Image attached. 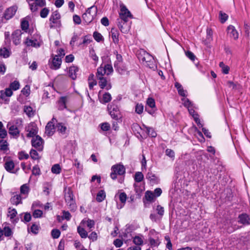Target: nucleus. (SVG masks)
I'll return each instance as SVG.
<instances>
[{
  "instance_id": "1",
  "label": "nucleus",
  "mask_w": 250,
  "mask_h": 250,
  "mask_svg": "<svg viewBox=\"0 0 250 250\" xmlns=\"http://www.w3.org/2000/svg\"><path fill=\"white\" fill-rule=\"evenodd\" d=\"M120 7L121 12L119 13L120 19H118V26L122 33H126L130 29V25L127 23L128 18H131L132 15L124 4H121Z\"/></svg>"
},
{
  "instance_id": "2",
  "label": "nucleus",
  "mask_w": 250,
  "mask_h": 250,
  "mask_svg": "<svg viewBox=\"0 0 250 250\" xmlns=\"http://www.w3.org/2000/svg\"><path fill=\"white\" fill-rule=\"evenodd\" d=\"M110 177L113 180L117 178V175H123L125 173V167L121 164H116L112 166Z\"/></svg>"
},
{
  "instance_id": "3",
  "label": "nucleus",
  "mask_w": 250,
  "mask_h": 250,
  "mask_svg": "<svg viewBox=\"0 0 250 250\" xmlns=\"http://www.w3.org/2000/svg\"><path fill=\"white\" fill-rule=\"evenodd\" d=\"M97 12V6L93 5L88 8L87 9L86 13L83 15V19L86 22L90 23L93 20L94 17L96 15Z\"/></svg>"
},
{
  "instance_id": "4",
  "label": "nucleus",
  "mask_w": 250,
  "mask_h": 250,
  "mask_svg": "<svg viewBox=\"0 0 250 250\" xmlns=\"http://www.w3.org/2000/svg\"><path fill=\"white\" fill-rule=\"evenodd\" d=\"M60 18L61 15L57 11L53 12L49 18V21L51 22L50 28H54L61 27Z\"/></svg>"
},
{
  "instance_id": "5",
  "label": "nucleus",
  "mask_w": 250,
  "mask_h": 250,
  "mask_svg": "<svg viewBox=\"0 0 250 250\" xmlns=\"http://www.w3.org/2000/svg\"><path fill=\"white\" fill-rule=\"evenodd\" d=\"M32 12H36L39 7H43L46 5L45 0H26Z\"/></svg>"
},
{
  "instance_id": "6",
  "label": "nucleus",
  "mask_w": 250,
  "mask_h": 250,
  "mask_svg": "<svg viewBox=\"0 0 250 250\" xmlns=\"http://www.w3.org/2000/svg\"><path fill=\"white\" fill-rule=\"evenodd\" d=\"M107 109L111 117L115 120H118L120 115L118 107L112 103V104L108 105Z\"/></svg>"
},
{
  "instance_id": "7",
  "label": "nucleus",
  "mask_w": 250,
  "mask_h": 250,
  "mask_svg": "<svg viewBox=\"0 0 250 250\" xmlns=\"http://www.w3.org/2000/svg\"><path fill=\"white\" fill-rule=\"evenodd\" d=\"M43 139L39 135H36L35 138H33L31 140L32 146L39 151H41L43 149Z\"/></svg>"
},
{
  "instance_id": "8",
  "label": "nucleus",
  "mask_w": 250,
  "mask_h": 250,
  "mask_svg": "<svg viewBox=\"0 0 250 250\" xmlns=\"http://www.w3.org/2000/svg\"><path fill=\"white\" fill-rule=\"evenodd\" d=\"M55 122H57V119L53 117L45 126V133L48 136H52L55 132Z\"/></svg>"
},
{
  "instance_id": "9",
  "label": "nucleus",
  "mask_w": 250,
  "mask_h": 250,
  "mask_svg": "<svg viewBox=\"0 0 250 250\" xmlns=\"http://www.w3.org/2000/svg\"><path fill=\"white\" fill-rule=\"evenodd\" d=\"M38 128L37 125L34 123H30L27 127L26 128V130L28 132L27 134V137H33L34 136L37 135Z\"/></svg>"
},
{
  "instance_id": "10",
  "label": "nucleus",
  "mask_w": 250,
  "mask_h": 250,
  "mask_svg": "<svg viewBox=\"0 0 250 250\" xmlns=\"http://www.w3.org/2000/svg\"><path fill=\"white\" fill-rule=\"evenodd\" d=\"M62 63V59L58 57V55H55L52 59V62L49 61V67L52 69L56 70L59 69Z\"/></svg>"
},
{
  "instance_id": "11",
  "label": "nucleus",
  "mask_w": 250,
  "mask_h": 250,
  "mask_svg": "<svg viewBox=\"0 0 250 250\" xmlns=\"http://www.w3.org/2000/svg\"><path fill=\"white\" fill-rule=\"evenodd\" d=\"M99 85L102 89L105 88L107 90L111 89L112 86L110 83H108L106 79L104 77L98 76Z\"/></svg>"
},
{
  "instance_id": "12",
  "label": "nucleus",
  "mask_w": 250,
  "mask_h": 250,
  "mask_svg": "<svg viewBox=\"0 0 250 250\" xmlns=\"http://www.w3.org/2000/svg\"><path fill=\"white\" fill-rule=\"evenodd\" d=\"M17 11V7L16 6H12L6 9L5 11L3 17L6 20H9L12 18L15 14Z\"/></svg>"
},
{
  "instance_id": "13",
  "label": "nucleus",
  "mask_w": 250,
  "mask_h": 250,
  "mask_svg": "<svg viewBox=\"0 0 250 250\" xmlns=\"http://www.w3.org/2000/svg\"><path fill=\"white\" fill-rule=\"evenodd\" d=\"M22 33L20 30H16L12 34V39L15 45H18L21 42V36Z\"/></svg>"
},
{
  "instance_id": "14",
  "label": "nucleus",
  "mask_w": 250,
  "mask_h": 250,
  "mask_svg": "<svg viewBox=\"0 0 250 250\" xmlns=\"http://www.w3.org/2000/svg\"><path fill=\"white\" fill-rule=\"evenodd\" d=\"M4 167L6 170L10 173H16L19 170V168H18L15 171H13V169L15 167V164L12 160L6 161L4 164Z\"/></svg>"
},
{
  "instance_id": "15",
  "label": "nucleus",
  "mask_w": 250,
  "mask_h": 250,
  "mask_svg": "<svg viewBox=\"0 0 250 250\" xmlns=\"http://www.w3.org/2000/svg\"><path fill=\"white\" fill-rule=\"evenodd\" d=\"M238 222L244 225L250 224V217L246 213H242L238 216Z\"/></svg>"
},
{
  "instance_id": "16",
  "label": "nucleus",
  "mask_w": 250,
  "mask_h": 250,
  "mask_svg": "<svg viewBox=\"0 0 250 250\" xmlns=\"http://www.w3.org/2000/svg\"><path fill=\"white\" fill-rule=\"evenodd\" d=\"M227 30L228 33L230 38H233L235 40L238 38V33L235 29L234 26L230 25L228 27Z\"/></svg>"
},
{
  "instance_id": "17",
  "label": "nucleus",
  "mask_w": 250,
  "mask_h": 250,
  "mask_svg": "<svg viewBox=\"0 0 250 250\" xmlns=\"http://www.w3.org/2000/svg\"><path fill=\"white\" fill-rule=\"evenodd\" d=\"M146 178L148 179L152 184H156L159 182V179L158 177L151 172L147 173L146 175Z\"/></svg>"
},
{
  "instance_id": "18",
  "label": "nucleus",
  "mask_w": 250,
  "mask_h": 250,
  "mask_svg": "<svg viewBox=\"0 0 250 250\" xmlns=\"http://www.w3.org/2000/svg\"><path fill=\"white\" fill-rule=\"evenodd\" d=\"M79 68L77 66H72L69 67L68 75L73 80L77 78V73L78 72Z\"/></svg>"
},
{
  "instance_id": "19",
  "label": "nucleus",
  "mask_w": 250,
  "mask_h": 250,
  "mask_svg": "<svg viewBox=\"0 0 250 250\" xmlns=\"http://www.w3.org/2000/svg\"><path fill=\"white\" fill-rule=\"evenodd\" d=\"M65 200L67 205L70 204V203H73L75 202V200L74 198V195L72 192L71 190L68 191L65 194Z\"/></svg>"
},
{
  "instance_id": "20",
  "label": "nucleus",
  "mask_w": 250,
  "mask_h": 250,
  "mask_svg": "<svg viewBox=\"0 0 250 250\" xmlns=\"http://www.w3.org/2000/svg\"><path fill=\"white\" fill-rule=\"evenodd\" d=\"M66 97H61L59 100L58 101V109L60 110H62L66 108Z\"/></svg>"
},
{
  "instance_id": "21",
  "label": "nucleus",
  "mask_w": 250,
  "mask_h": 250,
  "mask_svg": "<svg viewBox=\"0 0 250 250\" xmlns=\"http://www.w3.org/2000/svg\"><path fill=\"white\" fill-rule=\"evenodd\" d=\"M9 133L13 136H18L20 131L18 126L16 125H11L9 127Z\"/></svg>"
},
{
  "instance_id": "22",
  "label": "nucleus",
  "mask_w": 250,
  "mask_h": 250,
  "mask_svg": "<svg viewBox=\"0 0 250 250\" xmlns=\"http://www.w3.org/2000/svg\"><path fill=\"white\" fill-rule=\"evenodd\" d=\"M25 43L27 46H32L36 48L39 47L40 46V44L37 40H32L27 39Z\"/></svg>"
},
{
  "instance_id": "23",
  "label": "nucleus",
  "mask_w": 250,
  "mask_h": 250,
  "mask_svg": "<svg viewBox=\"0 0 250 250\" xmlns=\"http://www.w3.org/2000/svg\"><path fill=\"white\" fill-rule=\"evenodd\" d=\"M114 66L116 71L120 74H123L126 71L125 66H123L121 63L118 64L117 62H114Z\"/></svg>"
},
{
  "instance_id": "24",
  "label": "nucleus",
  "mask_w": 250,
  "mask_h": 250,
  "mask_svg": "<svg viewBox=\"0 0 250 250\" xmlns=\"http://www.w3.org/2000/svg\"><path fill=\"white\" fill-rule=\"evenodd\" d=\"M111 37L113 42L115 43H118L119 42V32L116 29L112 28L111 30Z\"/></svg>"
},
{
  "instance_id": "25",
  "label": "nucleus",
  "mask_w": 250,
  "mask_h": 250,
  "mask_svg": "<svg viewBox=\"0 0 250 250\" xmlns=\"http://www.w3.org/2000/svg\"><path fill=\"white\" fill-rule=\"evenodd\" d=\"M56 128L57 131L62 134H64L67 129L66 127L62 123H57L56 125Z\"/></svg>"
},
{
  "instance_id": "26",
  "label": "nucleus",
  "mask_w": 250,
  "mask_h": 250,
  "mask_svg": "<svg viewBox=\"0 0 250 250\" xmlns=\"http://www.w3.org/2000/svg\"><path fill=\"white\" fill-rule=\"evenodd\" d=\"M10 202L12 204L18 205L19 204L21 203V198L20 195H16L11 197L10 199Z\"/></svg>"
},
{
  "instance_id": "27",
  "label": "nucleus",
  "mask_w": 250,
  "mask_h": 250,
  "mask_svg": "<svg viewBox=\"0 0 250 250\" xmlns=\"http://www.w3.org/2000/svg\"><path fill=\"white\" fill-rule=\"evenodd\" d=\"M111 100V96L108 92H105L103 96V99L101 101V103L105 104L109 102Z\"/></svg>"
},
{
  "instance_id": "28",
  "label": "nucleus",
  "mask_w": 250,
  "mask_h": 250,
  "mask_svg": "<svg viewBox=\"0 0 250 250\" xmlns=\"http://www.w3.org/2000/svg\"><path fill=\"white\" fill-rule=\"evenodd\" d=\"M105 198V193L104 190H100L97 194L96 200L98 202H102Z\"/></svg>"
},
{
  "instance_id": "29",
  "label": "nucleus",
  "mask_w": 250,
  "mask_h": 250,
  "mask_svg": "<svg viewBox=\"0 0 250 250\" xmlns=\"http://www.w3.org/2000/svg\"><path fill=\"white\" fill-rule=\"evenodd\" d=\"M10 55V52L8 49L5 47L0 49V56L4 58H7Z\"/></svg>"
},
{
  "instance_id": "30",
  "label": "nucleus",
  "mask_w": 250,
  "mask_h": 250,
  "mask_svg": "<svg viewBox=\"0 0 250 250\" xmlns=\"http://www.w3.org/2000/svg\"><path fill=\"white\" fill-rule=\"evenodd\" d=\"M219 19L222 23H224L228 19V16L225 13L220 11L219 14Z\"/></svg>"
},
{
  "instance_id": "31",
  "label": "nucleus",
  "mask_w": 250,
  "mask_h": 250,
  "mask_svg": "<svg viewBox=\"0 0 250 250\" xmlns=\"http://www.w3.org/2000/svg\"><path fill=\"white\" fill-rule=\"evenodd\" d=\"M77 231L82 238H86L88 236L87 232L83 228L79 226L77 228Z\"/></svg>"
},
{
  "instance_id": "32",
  "label": "nucleus",
  "mask_w": 250,
  "mask_h": 250,
  "mask_svg": "<svg viewBox=\"0 0 250 250\" xmlns=\"http://www.w3.org/2000/svg\"><path fill=\"white\" fill-rule=\"evenodd\" d=\"M239 243H242L244 245H247L250 243V236L248 235L241 237L239 239Z\"/></svg>"
},
{
  "instance_id": "33",
  "label": "nucleus",
  "mask_w": 250,
  "mask_h": 250,
  "mask_svg": "<svg viewBox=\"0 0 250 250\" xmlns=\"http://www.w3.org/2000/svg\"><path fill=\"white\" fill-rule=\"evenodd\" d=\"M3 235L6 237H10L13 235V232L9 227H5L3 229Z\"/></svg>"
},
{
  "instance_id": "34",
  "label": "nucleus",
  "mask_w": 250,
  "mask_h": 250,
  "mask_svg": "<svg viewBox=\"0 0 250 250\" xmlns=\"http://www.w3.org/2000/svg\"><path fill=\"white\" fill-rule=\"evenodd\" d=\"M144 175L141 172H137L135 174L134 180L135 182L139 183L143 181Z\"/></svg>"
},
{
  "instance_id": "35",
  "label": "nucleus",
  "mask_w": 250,
  "mask_h": 250,
  "mask_svg": "<svg viewBox=\"0 0 250 250\" xmlns=\"http://www.w3.org/2000/svg\"><path fill=\"white\" fill-rule=\"evenodd\" d=\"M219 66L222 68V72L224 74H227L229 72V67L228 65H226L223 62L219 63Z\"/></svg>"
},
{
  "instance_id": "36",
  "label": "nucleus",
  "mask_w": 250,
  "mask_h": 250,
  "mask_svg": "<svg viewBox=\"0 0 250 250\" xmlns=\"http://www.w3.org/2000/svg\"><path fill=\"white\" fill-rule=\"evenodd\" d=\"M155 197L153 192L150 191H147L145 193V198L148 201L151 202L153 200Z\"/></svg>"
},
{
  "instance_id": "37",
  "label": "nucleus",
  "mask_w": 250,
  "mask_h": 250,
  "mask_svg": "<svg viewBox=\"0 0 250 250\" xmlns=\"http://www.w3.org/2000/svg\"><path fill=\"white\" fill-rule=\"evenodd\" d=\"M20 191L21 194H27L29 191V188L27 184H23L21 187Z\"/></svg>"
},
{
  "instance_id": "38",
  "label": "nucleus",
  "mask_w": 250,
  "mask_h": 250,
  "mask_svg": "<svg viewBox=\"0 0 250 250\" xmlns=\"http://www.w3.org/2000/svg\"><path fill=\"white\" fill-rule=\"evenodd\" d=\"M23 110L24 112L28 115V117H31L34 115L33 109L30 106H24Z\"/></svg>"
},
{
  "instance_id": "39",
  "label": "nucleus",
  "mask_w": 250,
  "mask_h": 250,
  "mask_svg": "<svg viewBox=\"0 0 250 250\" xmlns=\"http://www.w3.org/2000/svg\"><path fill=\"white\" fill-rule=\"evenodd\" d=\"M0 149L4 151L8 149V143L6 141L0 140Z\"/></svg>"
},
{
  "instance_id": "40",
  "label": "nucleus",
  "mask_w": 250,
  "mask_h": 250,
  "mask_svg": "<svg viewBox=\"0 0 250 250\" xmlns=\"http://www.w3.org/2000/svg\"><path fill=\"white\" fill-rule=\"evenodd\" d=\"M61 168L59 164L53 165L51 168V171L54 174H59L61 172Z\"/></svg>"
},
{
  "instance_id": "41",
  "label": "nucleus",
  "mask_w": 250,
  "mask_h": 250,
  "mask_svg": "<svg viewBox=\"0 0 250 250\" xmlns=\"http://www.w3.org/2000/svg\"><path fill=\"white\" fill-rule=\"evenodd\" d=\"M145 127L146 129V132L149 136L151 137H155L157 136V133L153 128L147 126Z\"/></svg>"
},
{
  "instance_id": "42",
  "label": "nucleus",
  "mask_w": 250,
  "mask_h": 250,
  "mask_svg": "<svg viewBox=\"0 0 250 250\" xmlns=\"http://www.w3.org/2000/svg\"><path fill=\"white\" fill-rule=\"evenodd\" d=\"M106 74L105 70L104 67L100 66L97 69V72L96 76L98 78V76L103 77L104 74Z\"/></svg>"
},
{
  "instance_id": "43",
  "label": "nucleus",
  "mask_w": 250,
  "mask_h": 250,
  "mask_svg": "<svg viewBox=\"0 0 250 250\" xmlns=\"http://www.w3.org/2000/svg\"><path fill=\"white\" fill-rule=\"evenodd\" d=\"M30 155L31 158L33 160H38L40 159L38 153L34 149H31L30 151Z\"/></svg>"
},
{
  "instance_id": "44",
  "label": "nucleus",
  "mask_w": 250,
  "mask_h": 250,
  "mask_svg": "<svg viewBox=\"0 0 250 250\" xmlns=\"http://www.w3.org/2000/svg\"><path fill=\"white\" fill-rule=\"evenodd\" d=\"M93 37L94 39L98 42H100L104 40L103 37L101 34L97 31H95L93 33Z\"/></svg>"
},
{
  "instance_id": "45",
  "label": "nucleus",
  "mask_w": 250,
  "mask_h": 250,
  "mask_svg": "<svg viewBox=\"0 0 250 250\" xmlns=\"http://www.w3.org/2000/svg\"><path fill=\"white\" fill-rule=\"evenodd\" d=\"M119 198L120 202L124 205L126 201L127 196L125 192H121L119 194Z\"/></svg>"
},
{
  "instance_id": "46",
  "label": "nucleus",
  "mask_w": 250,
  "mask_h": 250,
  "mask_svg": "<svg viewBox=\"0 0 250 250\" xmlns=\"http://www.w3.org/2000/svg\"><path fill=\"white\" fill-rule=\"evenodd\" d=\"M61 234V232L58 229H53L51 231V236L53 238H58Z\"/></svg>"
},
{
  "instance_id": "47",
  "label": "nucleus",
  "mask_w": 250,
  "mask_h": 250,
  "mask_svg": "<svg viewBox=\"0 0 250 250\" xmlns=\"http://www.w3.org/2000/svg\"><path fill=\"white\" fill-rule=\"evenodd\" d=\"M49 12V10L47 8H43L41 11L40 16L42 18H45L48 16Z\"/></svg>"
},
{
  "instance_id": "48",
  "label": "nucleus",
  "mask_w": 250,
  "mask_h": 250,
  "mask_svg": "<svg viewBox=\"0 0 250 250\" xmlns=\"http://www.w3.org/2000/svg\"><path fill=\"white\" fill-rule=\"evenodd\" d=\"M20 83L19 82L15 81L10 84V87L12 90H17L20 88Z\"/></svg>"
},
{
  "instance_id": "49",
  "label": "nucleus",
  "mask_w": 250,
  "mask_h": 250,
  "mask_svg": "<svg viewBox=\"0 0 250 250\" xmlns=\"http://www.w3.org/2000/svg\"><path fill=\"white\" fill-rule=\"evenodd\" d=\"M104 69H105V71L106 72V74L107 75H110L113 71L112 66L110 64H105L104 65Z\"/></svg>"
},
{
  "instance_id": "50",
  "label": "nucleus",
  "mask_w": 250,
  "mask_h": 250,
  "mask_svg": "<svg viewBox=\"0 0 250 250\" xmlns=\"http://www.w3.org/2000/svg\"><path fill=\"white\" fill-rule=\"evenodd\" d=\"M182 100L184 102V105L185 107L188 108L192 107L193 104L188 99L184 98Z\"/></svg>"
},
{
  "instance_id": "51",
  "label": "nucleus",
  "mask_w": 250,
  "mask_h": 250,
  "mask_svg": "<svg viewBox=\"0 0 250 250\" xmlns=\"http://www.w3.org/2000/svg\"><path fill=\"white\" fill-rule=\"evenodd\" d=\"M18 155L19 159L21 160L23 159H27L29 157V155L23 151L19 152Z\"/></svg>"
},
{
  "instance_id": "52",
  "label": "nucleus",
  "mask_w": 250,
  "mask_h": 250,
  "mask_svg": "<svg viewBox=\"0 0 250 250\" xmlns=\"http://www.w3.org/2000/svg\"><path fill=\"white\" fill-rule=\"evenodd\" d=\"M51 185L49 183H45L44 184L43 187V192L46 193L47 195H48L50 193V190L51 189Z\"/></svg>"
},
{
  "instance_id": "53",
  "label": "nucleus",
  "mask_w": 250,
  "mask_h": 250,
  "mask_svg": "<svg viewBox=\"0 0 250 250\" xmlns=\"http://www.w3.org/2000/svg\"><path fill=\"white\" fill-rule=\"evenodd\" d=\"M40 226L39 225H38L36 224L35 223H34L32 224V225L30 229L31 231L35 234H37L38 233V230L39 229Z\"/></svg>"
},
{
  "instance_id": "54",
  "label": "nucleus",
  "mask_w": 250,
  "mask_h": 250,
  "mask_svg": "<svg viewBox=\"0 0 250 250\" xmlns=\"http://www.w3.org/2000/svg\"><path fill=\"white\" fill-rule=\"evenodd\" d=\"M8 216H10L11 219L14 218L17 214V212L15 208L11 209L10 208H8Z\"/></svg>"
},
{
  "instance_id": "55",
  "label": "nucleus",
  "mask_w": 250,
  "mask_h": 250,
  "mask_svg": "<svg viewBox=\"0 0 250 250\" xmlns=\"http://www.w3.org/2000/svg\"><path fill=\"white\" fill-rule=\"evenodd\" d=\"M147 105L150 108H153L155 107V102L154 100L152 98H149L147 100Z\"/></svg>"
},
{
  "instance_id": "56",
  "label": "nucleus",
  "mask_w": 250,
  "mask_h": 250,
  "mask_svg": "<svg viewBox=\"0 0 250 250\" xmlns=\"http://www.w3.org/2000/svg\"><path fill=\"white\" fill-rule=\"evenodd\" d=\"M29 27V22L27 20H22L21 22V28L23 30H27Z\"/></svg>"
},
{
  "instance_id": "57",
  "label": "nucleus",
  "mask_w": 250,
  "mask_h": 250,
  "mask_svg": "<svg viewBox=\"0 0 250 250\" xmlns=\"http://www.w3.org/2000/svg\"><path fill=\"white\" fill-rule=\"evenodd\" d=\"M32 174L34 175H39L41 174V170L38 166L36 165L33 167L32 170Z\"/></svg>"
},
{
  "instance_id": "58",
  "label": "nucleus",
  "mask_w": 250,
  "mask_h": 250,
  "mask_svg": "<svg viewBox=\"0 0 250 250\" xmlns=\"http://www.w3.org/2000/svg\"><path fill=\"white\" fill-rule=\"evenodd\" d=\"M42 211L40 209H36L33 212V216L35 218H40L42 216Z\"/></svg>"
},
{
  "instance_id": "59",
  "label": "nucleus",
  "mask_w": 250,
  "mask_h": 250,
  "mask_svg": "<svg viewBox=\"0 0 250 250\" xmlns=\"http://www.w3.org/2000/svg\"><path fill=\"white\" fill-rule=\"evenodd\" d=\"M30 91V87L27 85H25L21 91L22 94L25 95L26 96H27L29 95Z\"/></svg>"
},
{
  "instance_id": "60",
  "label": "nucleus",
  "mask_w": 250,
  "mask_h": 250,
  "mask_svg": "<svg viewBox=\"0 0 250 250\" xmlns=\"http://www.w3.org/2000/svg\"><path fill=\"white\" fill-rule=\"evenodd\" d=\"M156 211L157 214L162 217L164 214V208L160 205H158L156 208Z\"/></svg>"
},
{
  "instance_id": "61",
  "label": "nucleus",
  "mask_w": 250,
  "mask_h": 250,
  "mask_svg": "<svg viewBox=\"0 0 250 250\" xmlns=\"http://www.w3.org/2000/svg\"><path fill=\"white\" fill-rule=\"evenodd\" d=\"M144 109V106L142 104H137L135 107V111L137 113L140 114H141Z\"/></svg>"
},
{
  "instance_id": "62",
  "label": "nucleus",
  "mask_w": 250,
  "mask_h": 250,
  "mask_svg": "<svg viewBox=\"0 0 250 250\" xmlns=\"http://www.w3.org/2000/svg\"><path fill=\"white\" fill-rule=\"evenodd\" d=\"M101 129L103 131H108L110 128V125L107 123H104L101 124Z\"/></svg>"
},
{
  "instance_id": "63",
  "label": "nucleus",
  "mask_w": 250,
  "mask_h": 250,
  "mask_svg": "<svg viewBox=\"0 0 250 250\" xmlns=\"http://www.w3.org/2000/svg\"><path fill=\"white\" fill-rule=\"evenodd\" d=\"M149 244L151 247H155L159 245L160 242L157 240H155L151 237L149 238Z\"/></svg>"
},
{
  "instance_id": "64",
  "label": "nucleus",
  "mask_w": 250,
  "mask_h": 250,
  "mask_svg": "<svg viewBox=\"0 0 250 250\" xmlns=\"http://www.w3.org/2000/svg\"><path fill=\"white\" fill-rule=\"evenodd\" d=\"M166 155L171 158H173L175 156V153L173 150L167 148L166 150Z\"/></svg>"
}]
</instances>
